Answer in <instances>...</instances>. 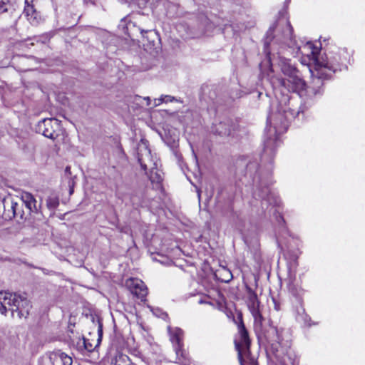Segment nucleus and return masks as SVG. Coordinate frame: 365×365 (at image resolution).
<instances>
[{"instance_id":"18","label":"nucleus","mask_w":365,"mask_h":365,"mask_svg":"<svg viewBox=\"0 0 365 365\" xmlns=\"http://www.w3.org/2000/svg\"><path fill=\"white\" fill-rule=\"evenodd\" d=\"M254 318V327L256 331H262L263 317L259 310L251 312Z\"/></svg>"},{"instance_id":"2","label":"nucleus","mask_w":365,"mask_h":365,"mask_svg":"<svg viewBox=\"0 0 365 365\" xmlns=\"http://www.w3.org/2000/svg\"><path fill=\"white\" fill-rule=\"evenodd\" d=\"M286 33L289 36L287 45L290 48H293V53H301L307 57L309 64H311L312 68L310 71L313 76L320 79L330 78L336 71H341L342 67L345 66L341 60L338 53L321 54L317 47L312 42H307L302 46L297 44L293 38V29L288 21H286Z\"/></svg>"},{"instance_id":"3","label":"nucleus","mask_w":365,"mask_h":365,"mask_svg":"<svg viewBox=\"0 0 365 365\" xmlns=\"http://www.w3.org/2000/svg\"><path fill=\"white\" fill-rule=\"evenodd\" d=\"M283 101L284 103L288 101V107L282 108L275 113L272 111L267 118V123L269 124V128L267 127L266 128L267 137L264 140L265 152L272 151L274 148L278 145V137L287 130L288 121L291 118L299 116L300 113L304 112L302 108H293L289 107V106H293V103L288 96L284 97Z\"/></svg>"},{"instance_id":"7","label":"nucleus","mask_w":365,"mask_h":365,"mask_svg":"<svg viewBox=\"0 0 365 365\" xmlns=\"http://www.w3.org/2000/svg\"><path fill=\"white\" fill-rule=\"evenodd\" d=\"M36 130L45 137L55 140L61 131L60 121L56 118H45L38 123Z\"/></svg>"},{"instance_id":"28","label":"nucleus","mask_w":365,"mask_h":365,"mask_svg":"<svg viewBox=\"0 0 365 365\" xmlns=\"http://www.w3.org/2000/svg\"><path fill=\"white\" fill-rule=\"evenodd\" d=\"M197 193H198V196L200 197V193L199 190H197Z\"/></svg>"},{"instance_id":"19","label":"nucleus","mask_w":365,"mask_h":365,"mask_svg":"<svg viewBox=\"0 0 365 365\" xmlns=\"http://www.w3.org/2000/svg\"><path fill=\"white\" fill-rule=\"evenodd\" d=\"M112 365H136L132 362L126 355H118L115 359V362Z\"/></svg>"},{"instance_id":"27","label":"nucleus","mask_w":365,"mask_h":365,"mask_svg":"<svg viewBox=\"0 0 365 365\" xmlns=\"http://www.w3.org/2000/svg\"><path fill=\"white\" fill-rule=\"evenodd\" d=\"M65 171L66 173L70 172V167H66Z\"/></svg>"},{"instance_id":"29","label":"nucleus","mask_w":365,"mask_h":365,"mask_svg":"<svg viewBox=\"0 0 365 365\" xmlns=\"http://www.w3.org/2000/svg\"><path fill=\"white\" fill-rule=\"evenodd\" d=\"M6 205H7V206L10 207V205L9 204V202H6Z\"/></svg>"},{"instance_id":"10","label":"nucleus","mask_w":365,"mask_h":365,"mask_svg":"<svg viewBox=\"0 0 365 365\" xmlns=\"http://www.w3.org/2000/svg\"><path fill=\"white\" fill-rule=\"evenodd\" d=\"M25 4L24 14L28 21L33 25L38 24L41 20V16L34 9V5L30 4L29 0H25Z\"/></svg>"},{"instance_id":"1","label":"nucleus","mask_w":365,"mask_h":365,"mask_svg":"<svg viewBox=\"0 0 365 365\" xmlns=\"http://www.w3.org/2000/svg\"><path fill=\"white\" fill-rule=\"evenodd\" d=\"M275 27L272 26L267 32L264 41V51L272 66L278 65L284 75V78L278 79L279 86L284 88L288 91L297 93L300 96H303L305 89V82L300 77L299 71L292 66L290 61L284 56H281V51L285 49L284 46H278L280 43L285 44L289 52L293 55V48L287 45L289 36L286 33V21L282 34L274 36Z\"/></svg>"},{"instance_id":"25","label":"nucleus","mask_w":365,"mask_h":365,"mask_svg":"<svg viewBox=\"0 0 365 365\" xmlns=\"http://www.w3.org/2000/svg\"><path fill=\"white\" fill-rule=\"evenodd\" d=\"M86 349H85V353L87 352H91L94 350L96 346H94L92 343H91L88 339H86Z\"/></svg>"},{"instance_id":"16","label":"nucleus","mask_w":365,"mask_h":365,"mask_svg":"<svg viewBox=\"0 0 365 365\" xmlns=\"http://www.w3.org/2000/svg\"><path fill=\"white\" fill-rule=\"evenodd\" d=\"M212 131L222 136L231 135V128L228 123L220 122L212 127Z\"/></svg>"},{"instance_id":"12","label":"nucleus","mask_w":365,"mask_h":365,"mask_svg":"<svg viewBox=\"0 0 365 365\" xmlns=\"http://www.w3.org/2000/svg\"><path fill=\"white\" fill-rule=\"evenodd\" d=\"M4 215L6 217L11 219L13 217H19L24 219V212L21 210V205L18 202L11 201L10 203V208L5 209Z\"/></svg>"},{"instance_id":"9","label":"nucleus","mask_w":365,"mask_h":365,"mask_svg":"<svg viewBox=\"0 0 365 365\" xmlns=\"http://www.w3.org/2000/svg\"><path fill=\"white\" fill-rule=\"evenodd\" d=\"M125 285L133 294L141 299H144L148 294L145 284L139 279H128L126 280Z\"/></svg>"},{"instance_id":"21","label":"nucleus","mask_w":365,"mask_h":365,"mask_svg":"<svg viewBox=\"0 0 365 365\" xmlns=\"http://www.w3.org/2000/svg\"><path fill=\"white\" fill-rule=\"evenodd\" d=\"M14 0H0V14L8 11Z\"/></svg>"},{"instance_id":"13","label":"nucleus","mask_w":365,"mask_h":365,"mask_svg":"<svg viewBox=\"0 0 365 365\" xmlns=\"http://www.w3.org/2000/svg\"><path fill=\"white\" fill-rule=\"evenodd\" d=\"M247 307L250 312L259 310V302L257 299V294L250 288L247 287Z\"/></svg>"},{"instance_id":"6","label":"nucleus","mask_w":365,"mask_h":365,"mask_svg":"<svg viewBox=\"0 0 365 365\" xmlns=\"http://www.w3.org/2000/svg\"><path fill=\"white\" fill-rule=\"evenodd\" d=\"M170 339L173 343L178 363L181 365H189V359L187 357L186 353L182 350V339H183V331L178 327H168Z\"/></svg>"},{"instance_id":"22","label":"nucleus","mask_w":365,"mask_h":365,"mask_svg":"<svg viewBox=\"0 0 365 365\" xmlns=\"http://www.w3.org/2000/svg\"><path fill=\"white\" fill-rule=\"evenodd\" d=\"M175 101H178L175 99V97H173L172 96H169V95H165V96H162L160 98L155 99L154 106H158L160 105L162 103L173 102Z\"/></svg>"},{"instance_id":"20","label":"nucleus","mask_w":365,"mask_h":365,"mask_svg":"<svg viewBox=\"0 0 365 365\" xmlns=\"http://www.w3.org/2000/svg\"><path fill=\"white\" fill-rule=\"evenodd\" d=\"M59 205L58 197L55 194L49 195L46 200V205L50 210H55Z\"/></svg>"},{"instance_id":"14","label":"nucleus","mask_w":365,"mask_h":365,"mask_svg":"<svg viewBox=\"0 0 365 365\" xmlns=\"http://www.w3.org/2000/svg\"><path fill=\"white\" fill-rule=\"evenodd\" d=\"M51 360L54 362L61 361L62 365H72L73 359L66 354L60 350L55 351L50 354Z\"/></svg>"},{"instance_id":"11","label":"nucleus","mask_w":365,"mask_h":365,"mask_svg":"<svg viewBox=\"0 0 365 365\" xmlns=\"http://www.w3.org/2000/svg\"><path fill=\"white\" fill-rule=\"evenodd\" d=\"M21 201L30 212L37 213L38 206L34 197L29 192H25L21 194Z\"/></svg>"},{"instance_id":"23","label":"nucleus","mask_w":365,"mask_h":365,"mask_svg":"<svg viewBox=\"0 0 365 365\" xmlns=\"http://www.w3.org/2000/svg\"><path fill=\"white\" fill-rule=\"evenodd\" d=\"M267 340L269 342H273L278 340L277 331L274 327H271L268 331L267 335L265 334Z\"/></svg>"},{"instance_id":"5","label":"nucleus","mask_w":365,"mask_h":365,"mask_svg":"<svg viewBox=\"0 0 365 365\" xmlns=\"http://www.w3.org/2000/svg\"><path fill=\"white\" fill-rule=\"evenodd\" d=\"M239 336L235 339V344L238 352V358L241 365H257V361L250 356V340L248 333L241 321L239 325Z\"/></svg>"},{"instance_id":"15","label":"nucleus","mask_w":365,"mask_h":365,"mask_svg":"<svg viewBox=\"0 0 365 365\" xmlns=\"http://www.w3.org/2000/svg\"><path fill=\"white\" fill-rule=\"evenodd\" d=\"M275 356L280 365H294V359L290 350H287L286 353L284 354L282 349H277Z\"/></svg>"},{"instance_id":"4","label":"nucleus","mask_w":365,"mask_h":365,"mask_svg":"<svg viewBox=\"0 0 365 365\" xmlns=\"http://www.w3.org/2000/svg\"><path fill=\"white\" fill-rule=\"evenodd\" d=\"M31 307L30 302L26 297L16 293L0 292V313L6 315L8 311L11 312L13 318L21 319L26 317Z\"/></svg>"},{"instance_id":"30","label":"nucleus","mask_w":365,"mask_h":365,"mask_svg":"<svg viewBox=\"0 0 365 365\" xmlns=\"http://www.w3.org/2000/svg\"><path fill=\"white\" fill-rule=\"evenodd\" d=\"M6 205H7V206L10 207V205L9 204V202H6Z\"/></svg>"},{"instance_id":"26","label":"nucleus","mask_w":365,"mask_h":365,"mask_svg":"<svg viewBox=\"0 0 365 365\" xmlns=\"http://www.w3.org/2000/svg\"><path fill=\"white\" fill-rule=\"evenodd\" d=\"M307 93H309V95L311 96V95H316L317 94V91H314L313 89H311V88H309L307 91H306Z\"/></svg>"},{"instance_id":"17","label":"nucleus","mask_w":365,"mask_h":365,"mask_svg":"<svg viewBox=\"0 0 365 365\" xmlns=\"http://www.w3.org/2000/svg\"><path fill=\"white\" fill-rule=\"evenodd\" d=\"M256 195L259 197L267 201L269 204L274 205H278L277 199L272 194L268 187H265L264 190L259 191L257 193L255 192Z\"/></svg>"},{"instance_id":"8","label":"nucleus","mask_w":365,"mask_h":365,"mask_svg":"<svg viewBox=\"0 0 365 365\" xmlns=\"http://www.w3.org/2000/svg\"><path fill=\"white\" fill-rule=\"evenodd\" d=\"M145 155L138 153V162L144 170H147L148 169L151 170L149 175L150 181L152 182L159 183L162 180V177L155 168L156 164L150 159V151L145 147Z\"/></svg>"},{"instance_id":"24","label":"nucleus","mask_w":365,"mask_h":365,"mask_svg":"<svg viewBox=\"0 0 365 365\" xmlns=\"http://www.w3.org/2000/svg\"><path fill=\"white\" fill-rule=\"evenodd\" d=\"M86 339L85 337L78 338L76 343V349L83 354H85V349L86 347Z\"/></svg>"}]
</instances>
